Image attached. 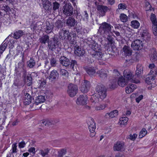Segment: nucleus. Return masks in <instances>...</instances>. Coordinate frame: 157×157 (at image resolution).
<instances>
[{
  "mask_svg": "<svg viewBox=\"0 0 157 157\" xmlns=\"http://www.w3.org/2000/svg\"><path fill=\"white\" fill-rule=\"evenodd\" d=\"M24 103L25 105H28L31 103L33 97L28 93L24 94Z\"/></svg>",
  "mask_w": 157,
  "mask_h": 157,
  "instance_id": "obj_21",
  "label": "nucleus"
},
{
  "mask_svg": "<svg viewBox=\"0 0 157 157\" xmlns=\"http://www.w3.org/2000/svg\"><path fill=\"white\" fill-rule=\"evenodd\" d=\"M59 121L58 119L50 120H45L42 122L43 124L46 125H51L52 124H54L57 123L59 122Z\"/></svg>",
  "mask_w": 157,
  "mask_h": 157,
  "instance_id": "obj_26",
  "label": "nucleus"
},
{
  "mask_svg": "<svg viewBox=\"0 0 157 157\" xmlns=\"http://www.w3.org/2000/svg\"><path fill=\"white\" fill-rule=\"evenodd\" d=\"M70 67L74 71L77 70V67H78V64L76 61L75 60H71L70 62Z\"/></svg>",
  "mask_w": 157,
  "mask_h": 157,
  "instance_id": "obj_35",
  "label": "nucleus"
},
{
  "mask_svg": "<svg viewBox=\"0 0 157 157\" xmlns=\"http://www.w3.org/2000/svg\"><path fill=\"white\" fill-rule=\"evenodd\" d=\"M152 27L154 34L155 36H157V24L156 25H153Z\"/></svg>",
  "mask_w": 157,
  "mask_h": 157,
  "instance_id": "obj_56",
  "label": "nucleus"
},
{
  "mask_svg": "<svg viewBox=\"0 0 157 157\" xmlns=\"http://www.w3.org/2000/svg\"><path fill=\"white\" fill-rule=\"evenodd\" d=\"M136 70H139L140 72H143V67L142 65L140 64H137L136 67Z\"/></svg>",
  "mask_w": 157,
  "mask_h": 157,
  "instance_id": "obj_63",
  "label": "nucleus"
},
{
  "mask_svg": "<svg viewBox=\"0 0 157 157\" xmlns=\"http://www.w3.org/2000/svg\"><path fill=\"white\" fill-rule=\"evenodd\" d=\"M72 35L73 36L72 37L71 36V39L70 38V39L68 41H70V42L71 44H76V40L77 37V35L75 33H73Z\"/></svg>",
  "mask_w": 157,
  "mask_h": 157,
  "instance_id": "obj_40",
  "label": "nucleus"
},
{
  "mask_svg": "<svg viewBox=\"0 0 157 157\" xmlns=\"http://www.w3.org/2000/svg\"><path fill=\"white\" fill-rule=\"evenodd\" d=\"M25 34V32L22 30H19L15 32L12 36V37L16 39H18L20 38Z\"/></svg>",
  "mask_w": 157,
  "mask_h": 157,
  "instance_id": "obj_25",
  "label": "nucleus"
},
{
  "mask_svg": "<svg viewBox=\"0 0 157 157\" xmlns=\"http://www.w3.org/2000/svg\"><path fill=\"white\" fill-rule=\"evenodd\" d=\"M26 79L27 80V82L28 85L30 86L33 83L32 78L31 76V75H28L27 76Z\"/></svg>",
  "mask_w": 157,
  "mask_h": 157,
  "instance_id": "obj_52",
  "label": "nucleus"
},
{
  "mask_svg": "<svg viewBox=\"0 0 157 157\" xmlns=\"http://www.w3.org/2000/svg\"><path fill=\"white\" fill-rule=\"evenodd\" d=\"M50 149L48 148H46L44 150H40V153L43 157H44L46 155H47L49 152Z\"/></svg>",
  "mask_w": 157,
  "mask_h": 157,
  "instance_id": "obj_38",
  "label": "nucleus"
},
{
  "mask_svg": "<svg viewBox=\"0 0 157 157\" xmlns=\"http://www.w3.org/2000/svg\"><path fill=\"white\" fill-rule=\"evenodd\" d=\"M97 10L99 12L100 15L103 17L105 15V13L108 11L110 10V8L106 6L102 5H98L97 6Z\"/></svg>",
  "mask_w": 157,
  "mask_h": 157,
  "instance_id": "obj_10",
  "label": "nucleus"
},
{
  "mask_svg": "<svg viewBox=\"0 0 157 157\" xmlns=\"http://www.w3.org/2000/svg\"><path fill=\"white\" fill-rule=\"evenodd\" d=\"M55 25L56 28L59 29V28H62L63 25V24L61 20H58L55 23Z\"/></svg>",
  "mask_w": 157,
  "mask_h": 157,
  "instance_id": "obj_48",
  "label": "nucleus"
},
{
  "mask_svg": "<svg viewBox=\"0 0 157 157\" xmlns=\"http://www.w3.org/2000/svg\"><path fill=\"white\" fill-rule=\"evenodd\" d=\"M50 64L52 67H55L57 64L58 60L55 56H52L50 59Z\"/></svg>",
  "mask_w": 157,
  "mask_h": 157,
  "instance_id": "obj_34",
  "label": "nucleus"
},
{
  "mask_svg": "<svg viewBox=\"0 0 157 157\" xmlns=\"http://www.w3.org/2000/svg\"><path fill=\"white\" fill-rule=\"evenodd\" d=\"M17 146L16 145V144H13L12 146V153H16L17 152Z\"/></svg>",
  "mask_w": 157,
  "mask_h": 157,
  "instance_id": "obj_61",
  "label": "nucleus"
},
{
  "mask_svg": "<svg viewBox=\"0 0 157 157\" xmlns=\"http://www.w3.org/2000/svg\"><path fill=\"white\" fill-rule=\"evenodd\" d=\"M131 25L134 28L137 29L140 26L139 23L136 20L132 21L131 22Z\"/></svg>",
  "mask_w": 157,
  "mask_h": 157,
  "instance_id": "obj_50",
  "label": "nucleus"
},
{
  "mask_svg": "<svg viewBox=\"0 0 157 157\" xmlns=\"http://www.w3.org/2000/svg\"><path fill=\"white\" fill-rule=\"evenodd\" d=\"M110 24L106 22H104L100 24V26L98 30V33L101 34L107 35L111 32L112 28L113 27Z\"/></svg>",
  "mask_w": 157,
  "mask_h": 157,
  "instance_id": "obj_2",
  "label": "nucleus"
},
{
  "mask_svg": "<svg viewBox=\"0 0 157 157\" xmlns=\"http://www.w3.org/2000/svg\"><path fill=\"white\" fill-rule=\"evenodd\" d=\"M52 6V12L53 11V13H55L59 10L60 6V4L55 0H53Z\"/></svg>",
  "mask_w": 157,
  "mask_h": 157,
  "instance_id": "obj_28",
  "label": "nucleus"
},
{
  "mask_svg": "<svg viewBox=\"0 0 157 157\" xmlns=\"http://www.w3.org/2000/svg\"><path fill=\"white\" fill-rule=\"evenodd\" d=\"M59 36H58L60 39L64 40H68L70 38L71 39V36L70 33L66 30H63V29L59 32Z\"/></svg>",
  "mask_w": 157,
  "mask_h": 157,
  "instance_id": "obj_8",
  "label": "nucleus"
},
{
  "mask_svg": "<svg viewBox=\"0 0 157 157\" xmlns=\"http://www.w3.org/2000/svg\"><path fill=\"white\" fill-rule=\"evenodd\" d=\"M25 64H24V61L22 60L21 62H19L18 64V67H16L15 70L16 71H17V72L19 71V70H21L22 69L24 68Z\"/></svg>",
  "mask_w": 157,
  "mask_h": 157,
  "instance_id": "obj_41",
  "label": "nucleus"
},
{
  "mask_svg": "<svg viewBox=\"0 0 157 157\" xmlns=\"http://www.w3.org/2000/svg\"><path fill=\"white\" fill-rule=\"evenodd\" d=\"M90 87V84L89 81L84 80L83 85L80 87V90L81 92L83 93L87 92Z\"/></svg>",
  "mask_w": 157,
  "mask_h": 157,
  "instance_id": "obj_14",
  "label": "nucleus"
},
{
  "mask_svg": "<svg viewBox=\"0 0 157 157\" xmlns=\"http://www.w3.org/2000/svg\"><path fill=\"white\" fill-rule=\"evenodd\" d=\"M78 87L76 85L72 83L69 84L68 86L67 93L71 97H74L77 94Z\"/></svg>",
  "mask_w": 157,
  "mask_h": 157,
  "instance_id": "obj_5",
  "label": "nucleus"
},
{
  "mask_svg": "<svg viewBox=\"0 0 157 157\" xmlns=\"http://www.w3.org/2000/svg\"><path fill=\"white\" fill-rule=\"evenodd\" d=\"M96 91L98 93L101 99H103L107 96V89L104 86L101 84H98L95 88Z\"/></svg>",
  "mask_w": 157,
  "mask_h": 157,
  "instance_id": "obj_4",
  "label": "nucleus"
},
{
  "mask_svg": "<svg viewBox=\"0 0 157 157\" xmlns=\"http://www.w3.org/2000/svg\"><path fill=\"white\" fill-rule=\"evenodd\" d=\"M107 39L108 40L107 44L109 45H111L113 44L114 43V38L110 35L108 34Z\"/></svg>",
  "mask_w": 157,
  "mask_h": 157,
  "instance_id": "obj_46",
  "label": "nucleus"
},
{
  "mask_svg": "<svg viewBox=\"0 0 157 157\" xmlns=\"http://www.w3.org/2000/svg\"><path fill=\"white\" fill-rule=\"evenodd\" d=\"M96 73L100 77L102 78H105L107 76L106 71L103 69H101L97 71Z\"/></svg>",
  "mask_w": 157,
  "mask_h": 157,
  "instance_id": "obj_32",
  "label": "nucleus"
},
{
  "mask_svg": "<svg viewBox=\"0 0 157 157\" xmlns=\"http://www.w3.org/2000/svg\"><path fill=\"white\" fill-rule=\"evenodd\" d=\"M137 136V135L136 134H134L133 135L130 134L129 135V138L132 140H134Z\"/></svg>",
  "mask_w": 157,
  "mask_h": 157,
  "instance_id": "obj_59",
  "label": "nucleus"
},
{
  "mask_svg": "<svg viewBox=\"0 0 157 157\" xmlns=\"http://www.w3.org/2000/svg\"><path fill=\"white\" fill-rule=\"evenodd\" d=\"M43 8L46 13L50 14L52 12L53 0H42Z\"/></svg>",
  "mask_w": 157,
  "mask_h": 157,
  "instance_id": "obj_6",
  "label": "nucleus"
},
{
  "mask_svg": "<svg viewBox=\"0 0 157 157\" xmlns=\"http://www.w3.org/2000/svg\"><path fill=\"white\" fill-rule=\"evenodd\" d=\"M118 113V111L115 110L113 111L110 113H107L106 114L105 116H109V117L110 118H113L117 116Z\"/></svg>",
  "mask_w": 157,
  "mask_h": 157,
  "instance_id": "obj_39",
  "label": "nucleus"
},
{
  "mask_svg": "<svg viewBox=\"0 0 157 157\" xmlns=\"http://www.w3.org/2000/svg\"><path fill=\"white\" fill-rule=\"evenodd\" d=\"M83 68L87 74L90 77H94L96 76L97 73L94 67H93L86 66L84 67Z\"/></svg>",
  "mask_w": 157,
  "mask_h": 157,
  "instance_id": "obj_13",
  "label": "nucleus"
},
{
  "mask_svg": "<svg viewBox=\"0 0 157 157\" xmlns=\"http://www.w3.org/2000/svg\"><path fill=\"white\" fill-rule=\"evenodd\" d=\"M3 7L4 8V10L6 12V14H9V12L10 11H11L12 10H13V9L12 10L11 9H10V7L7 5H5V6H4Z\"/></svg>",
  "mask_w": 157,
  "mask_h": 157,
  "instance_id": "obj_55",
  "label": "nucleus"
},
{
  "mask_svg": "<svg viewBox=\"0 0 157 157\" xmlns=\"http://www.w3.org/2000/svg\"><path fill=\"white\" fill-rule=\"evenodd\" d=\"M60 75L65 77H67L68 76V72L64 69H61L60 70Z\"/></svg>",
  "mask_w": 157,
  "mask_h": 157,
  "instance_id": "obj_45",
  "label": "nucleus"
},
{
  "mask_svg": "<svg viewBox=\"0 0 157 157\" xmlns=\"http://www.w3.org/2000/svg\"><path fill=\"white\" fill-rule=\"evenodd\" d=\"M7 46V43H5L0 47V54L2 53Z\"/></svg>",
  "mask_w": 157,
  "mask_h": 157,
  "instance_id": "obj_54",
  "label": "nucleus"
},
{
  "mask_svg": "<svg viewBox=\"0 0 157 157\" xmlns=\"http://www.w3.org/2000/svg\"><path fill=\"white\" fill-rule=\"evenodd\" d=\"M27 66L30 68H33L36 64V62L33 57L30 58V60L26 62Z\"/></svg>",
  "mask_w": 157,
  "mask_h": 157,
  "instance_id": "obj_31",
  "label": "nucleus"
},
{
  "mask_svg": "<svg viewBox=\"0 0 157 157\" xmlns=\"http://www.w3.org/2000/svg\"><path fill=\"white\" fill-rule=\"evenodd\" d=\"M91 100L93 102L96 103V102H98V98L96 97L95 96H93L91 97Z\"/></svg>",
  "mask_w": 157,
  "mask_h": 157,
  "instance_id": "obj_62",
  "label": "nucleus"
},
{
  "mask_svg": "<svg viewBox=\"0 0 157 157\" xmlns=\"http://www.w3.org/2000/svg\"><path fill=\"white\" fill-rule=\"evenodd\" d=\"M131 47L135 50H139L142 49L143 47L142 41L140 40H136L132 42Z\"/></svg>",
  "mask_w": 157,
  "mask_h": 157,
  "instance_id": "obj_9",
  "label": "nucleus"
},
{
  "mask_svg": "<svg viewBox=\"0 0 157 157\" xmlns=\"http://www.w3.org/2000/svg\"><path fill=\"white\" fill-rule=\"evenodd\" d=\"M45 100L44 96L40 95L38 96L36 99L35 103L34 104L35 105H37L39 104L44 102Z\"/></svg>",
  "mask_w": 157,
  "mask_h": 157,
  "instance_id": "obj_30",
  "label": "nucleus"
},
{
  "mask_svg": "<svg viewBox=\"0 0 157 157\" xmlns=\"http://www.w3.org/2000/svg\"><path fill=\"white\" fill-rule=\"evenodd\" d=\"M124 144L120 141H118L114 144L113 150L114 151H121L124 149Z\"/></svg>",
  "mask_w": 157,
  "mask_h": 157,
  "instance_id": "obj_20",
  "label": "nucleus"
},
{
  "mask_svg": "<svg viewBox=\"0 0 157 157\" xmlns=\"http://www.w3.org/2000/svg\"><path fill=\"white\" fill-rule=\"evenodd\" d=\"M63 13L67 16L71 15L73 14V9L71 4L69 3L64 5L63 8Z\"/></svg>",
  "mask_w": 157,
  "mask_h": 157,
  "instance_id": "obj_7",
  "label": "nucleus"
},
{
  "mask_svg": "<svg viewBox=\"0 0 157 157\" xmlns=\"http://www.w3.org/2000/svg\"><path fill=\"white\" fill-rule=\"evenodd\" d=\"M123 51L124 52L125 56H130L132 54V50L130 47L126 45H124L122 49Z\"/></svg>",
  "mask_w": 157,
  "mask_h": 157,
  "instance_id": "obj_27",
  "label": "nucleus"
},
{
  "mask_svg": "<svg viewBox=\"0 0 157 157\" xmlns=\"http://www.w3.org/2000/svg\"><path fill=\"white\" fill-rule=\"evenodd\" d=\"M26 145V144L24 141H22L19 143V147L21 148L24 147Z\"/></svg>",
  "mask_w": 157,
  "mask_h": 157,
  "instance_id": "obj_64",
  "label": "nucleus"
},
{
  "mask_svg": "<svg viewBox=\"0 0 157 157\" xmlns=\"http://www.w3.org/2000/svg\"><path fill=\"white\" fill-rule=\"evenodd\" d=\"M67 152L66 148H62L58 151V157H63V156L65 155Z\"/></svg>",
  "mask_w": 157,
  "mask_h": 157,
  "instance_id": "obj_43",
  "label": "nucleus"
},
{
  "mask_svg": "<svg viewBox=\"0 0 157 157\" xmlns=\"http://www.w3.org/2000/svg\"><path fill=\"white\" fill-rule=\"evenodd\" d=\"M87 124L89 126L88 129L90 132V136L91 137H93L96 134V123L93 118H89L88 120Z\"/></svg>",
  "mask_w": 157,
  "mask_h": 157,
  "instance_id": "obj_3",
  "label": "nucleus"
},
{
  "mask_svg": "<svg viewBox=\"0 0 157 157\" xmlns=\"http://www.w3.org/2000/svg\"><path fill=\"white\" fill-rule=\"evenodd\" d=\"M125 78L122 76L119 78L117 81V83L118 85L122 87H123L126 85L128 83Z\"/></svg>",
  "mask_w": 157,
  "mask_h": 157,
  "instance_id": "obj_23",
  "label": "nucleus"
},
{
  "mask_svg": "<svg viewBox=\"0 0 157 157\" xmlns=\"http://www.w3.org/2000/svg\"><path fill=\"white\" fill-rule=\"evenodd\" d=\"M49 40V36L44 34L39 39V42L41 44H45L46 43H48V46L50 50L53 52L55 51L56 49H58L60 44V40L59 39L58 36L55 35L51 40Z\"/></svg>",
  "mask_w": 157,
  "mask_h": 157,
  "instance_id": "obj_1",
  "label": "nucleus"
},
{
  "mask_svg": "<svg viewBox=\"0 0 157 157\" xmlns=\"http://www.w3.org/2000/svg\"><path fill=\"white\" fill-rule=\"evenodd\" d=\"M95 52L101 51V46L97 43H94L92 44L91 51Z\"/></svg>",
  "mask_w": 157,
  "mask_h": 157,
  "instance_id": "obj_36",
  "label": "nucleus"
},
{
  "mask_svg": "<svg viewBox=\"0 0 157 157\" xmlns=\"http://www.w3.org/2000/svg\"><path fill=\"white\" fill-rule=\"evenodd\" d=\"M22 81L18 78H17L14 80L13 86H14L17 87L19 88L20 86H22Z\"/></svg>",
  "mask_w": 157,
  "mask_h": 157,
  "instance_id": "obj_42",
  "label": "nucleus"
},
{
  "mask_svg": "<svg viewBox=\"0 0 157 157\" xmlns=\"http://www.w3.org/2000/svg\"><path fill=\"white\" fill-rule=\"evenodd\" d=\"M54 25L52 24H50L49 22H48L46 23V29L45 32L47 33H51L53 28Z\"/></svg>",
  "mask_w": 157,
  "mask_h": 157,
  "instance_id": "obj_37",
  "label": "nucleus"
},
{
  "mask_svg": "<svg viewBox=\"0 0 157 157\" xmlns=\"http://www.w3.org/2000/svg\"><path fill=\"white\" fill-rule=\"evenodd\" d=\"M59 77V73L56 70L52 71L50 74L49 76V79L51 81L55 80L56 78H58Z\"/></svg>",
  "mask_w": 157,
  "mask_h": 157,
  "instance_id": "obj_29",
  "label": "nucleus"
},
{
  "mask_svg": "<svg viewBox=\"0 0 157 157\" xmlns=\"http://www.w3.org/2000/svg\"><path fill=\"white\" fill-rule=\"evenodd\" d=\"M90 54L93 58L98 60L101 59L103 56V54L101 51L97 52L91 51Z\"/></svg>",
  "mask_w": 157,
  "mask_h": 157,
  "instance_id": "obj_18",
  "label": "nucleus"
},
{
  "mask_svg": "<svg viewBox=\"0 0 157 157\" xmlns=\"http://www.w3.org/2000/svg\"><path fill=\"white\" fill-rule=\"evenodd\" d=\"M150 19L153 25H156L157 24L156 16L154 14L152 13L151 14Z\"/></svg>",
  "mask_w": 157,
  "mask_h": 157,
  "instance_id": "obj_51",
  "label": "nucleus"
},
{
  "mask_svg": "<svg viewBox=\"0 0 157 157\" xmlns=\"http://www.w3.org/2000/svg\"><path fill=\"white\" fill-rule=\"evenodd\" d=\"M74 29L75 30V31L78 34H82V27L81 26L76 25L75 27L74 28Z\"/></svg>",
  "mask_w": 157,
  "mask_h": 157,
  "instance_id": "obj_47",
  "label": "nucleus"
},
{
  "mask_svg": "<svg viewBox=\"0 0 157 157\" xmlns=\"http://www.w3.org/2000/svg\"><path fill=\"white\" fill-rule=\"evenodd\" d=\"M87 97L85 94L80 95L77 98L76 103L78 105H84L86 104Z\"/></svg>",
  "mask_w": 157,
  "mask_h": 157,
  "instance_id": "obj_11",
  "label": "nucleus"
},
{
  "mask_svg": "<svg viewBox=\"0 0 157 157\" xmlns=\"http://www.w3.org/2000/svg\"><path fill=\"white\" fill-rule=\"evenodd\" d=\"M150 60L153 62H154L157 60V52L155 50H153L152 51L151 54H149Z\"/></svg>",
  "mask_w": 157,
  "mask_h": 157,
  "instance_id": "obj_33",
  "label": "nucleus"
},
{
  "mask_svg": "<svg viewBox=\"0 0 157 157\" xmlns=\"http://www.w3.org/2000/svg\"><path fill=\"white\" fill-rule=\"evenodd\" d=\"M147 131L145 128H143L140 132L139 137L140 138H142L145 136L147 134Z\"/></svg>",
  "mask_w": 157,
  "mask_h": 157,
  "instance_id": "obj_49",
  "label": "nucleus"
},
{
  "mask_svg": "<svg viewBox=\"0 0 157 157\" xmlns=\"http://www.w3.org/2000/svg\"><path fill=\"white\" fill-rule=\"evenodd\" d=\"M60 64L65 67H69L70 61L69 59L64 56H61L59 58Z\"/></svg>",
  "mask_w": 157,
  "mask_h": 157,
  "instance_id": "obj_17",
  "label": "nucleus"
},
{
  "mask_svg": "<svg viewBox=\"0 0 157 157\" xmlns=\"http://www.w3.org/2000/svg\"><path fill=\"white\" fill-rule=\"evenodd\" d=\"M124 78H126V80L128 82H130L135 83H138V82H136L135 80L132 79L133 77V75L131 72L129 71L127 72L124 71Z\"/></svg>",
  "mask_w": 157,
  "mask_h": 157,
  "instance_id": "obj_15",
  "label": "nucleus"
},
{
  "mask_svg": "<svg viewBox=\"0 0 157 157\" xmlns=\"http://www.w3.org/2000/svg\"><path fill=\"white\" fill-rule=\"evenodd\" d=\"M155 76L152 74H148L146 76L145 79V82L148 84H151V87H154L156 85L153 82H155Z\"/></svg>",
  "mask_w": 157,
  "mask_h": 157,
  "instance_id": "obj_12",
  "label": "nucleus"
},
{
  "mask_svg": "<svg viewBox=\"0 0 157 157\" xmlns=\"http://www.w3.org/2000/svg\"><path fill=\"white\" fill-rule=\"evenodd\" d=\"M137 88V86L134 84H129L128 86L126 87L125 92L127 94L132 92Z\"/></svg>",
  "mask_w": 157,
  "mask_h": 157,
  "instance_id": "obj_24",
  "label": "nucleus"
},
{
  "mask_svg": "<svg viewBox=\"0 0 157 157\" xmlns=\"http://www.w3.org/2000/svg\"><path fill=\"white\" fill-rule=\"evenodd\" d=\"M128 119L127 117H122L120 118V120L121 121V124H124V125H125L127 122L128 121Z\"/></svg>",
  "mask_w": 157,
  "mask_h": 157,
  "instance_id": "obj_53",
  "label": "nucleus"
},
{
  "mask_svg": "<svg viewBox=\"0 0 157 157\" xmlns=\"http://www.w3.org/2000/svg\"><path fill=\"white\" fill-rule=\"evenodd\" d=\"M75 53L77 56H82L85 53L84 50L81 47H79L77 45L75 46Z\"/></svg>",
  "mask_w": 157,
  "mask_h": 157,
  "instance_id": "obj_19",
  "label": "nucleus"
},
{
  "mask_svg": "<svg viewBox=\"0 0 157 157\" xmlns=\"http://www.w3.org/2000/svg\"><path fill=\"white\" fill-rule=\"evenodd\" d=\"M121 21L123 22H126L128 21V17L124 13H121L119 16Z\"/></svg>",
  "mask_w": 157,
  "mask_h": 157,
  "instance_id": "obj_44",
  "label": "nucleus"
},
{
  "mask_svg": "<svg viewBox=\"0 0 157 157\" xmlns=\"http://www.w3.org/2000/svg\"><path fill=\"white\" fill-rule=\"evenodd\" d=\"M127 8L126 5L124 3H120L118 5L119 9H125Z\"/></svg>",
  "mask_w": 157,
  "mask_h": 157,
  "instance_id": "obj_58",
  "label": "nucleus"
},
{
  "mask_svg": "<svg viewBox=\"0 0 157 157\" xmlns=\"http://www.w3.org/2000/svg\"><path fill=\"white\" fill-rule=\"evenodd\" d=\"M106 106L105 105H100L99 106H97L95 107L96 110H99L104 109Z\"/></svg>",
  "mask_w": 157,
  "mask_h": 157,
  "instance_id": "obj_60",
  "label": "nucleus"
},
{
  "mask_svg": "<svg viewBox=\"0 0 157 157\" xmlns=\"http://www.w3.org/2000/svg\"><path fill=\"white\" fill-rule=\"evenodd\" d=\"M43 23L41 21H38L35 24H32L30 26L31 29L33 31L41 30Z\"/></svg>",
  "mask_w": 157,
  "mask_h": 157,
  "instance_id": "obj_22",
  "label": "nucleus"
},
{
  "mask_svg": "<svg viewBox=\"0 0 157 157\" xmlns=\"http://www.w3.org/2000/svg\"><path fill=\"white\" fill-rule=\"evenodd\" d=\"M15 43V41L13 40H10L8 42V45L9 46V48H13L14 46L13 45Z\"/></svg>",
  "mask_w": 157,
  "mask_h": 157,
  "instance_id": "obj_57",
  "label": "nucleus"
},
{
  "mask_svg": "<svg viewBox=\"0 0 157 157\" xmlns=\"http://www.w3.org/2000/svg\"><path fill=\"white\" fill-rule=\"evenodd\" d=\"M77 21L72 17H70L66 20V25L70 28L75 26Z\"/></svg>",
  "mask_w": 157,
  "mask_h": 157,
  "instance_id": "obj_16",
  "label": "nucleus"
}]
</instances>
